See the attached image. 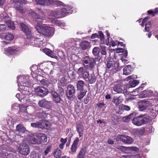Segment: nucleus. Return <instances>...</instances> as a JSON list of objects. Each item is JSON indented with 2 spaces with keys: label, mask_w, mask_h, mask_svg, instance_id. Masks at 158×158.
Returning a JSON list of instances; mask_svg holds the SVG:
<instances>
[{
  "label": "nucleus",
  "mask_w": 158,
  "mask_h": 158,
  "mask_svg": "<svg viewBox=\"0 0 158 158\" xmlns=\"http://www.w3.org/2000/svg\"><path fill=\"white\" fill-rule=\"evenodd\" d=\"M18 90L20 93H18L16 97L21 102L24 100L26 97L27 98L32 94L30 92L28 87L31 85L29 82V76L27 75H20L17 77Z\"/></svg>",
  "instance_id": "nucleus-1"
},
{
  "label": "nucleus",
  "mask_w": 158,
  "mask_h": 158,
  "mask_svg": "<svg viewBox=\"0 0 158 158\" xmlns=\"http://www.w3.org/2000/svg\"><path fill=\"white\" fill-rule=\"evenodd\" d=\"M157 101L156 99L150 101H143L139 103V108L140 111H143L146 108L150 112V115L152 118H154L158 114V105H155L154 103Z\"/></svg>",
  "instance_id": "nucleus-2"
},
{
  "label": "nucleus",
  "mask_w": 158,
  "mask_h": 158,
  "mask_svg": "<svg viewBox=\"0 0 158 158\" xmlns=\"http://www.w3.org/2000/svg\"><path fill=\"white\" fill-rule=\"evenodd\" d=\"M35 28L38 32L48 37L52 36L55 31L54 27L46 24H41L40 23H37Z\"/></svg>",
  "instance_id": "nucleus-3"
},
{
  "label": "nucleus",
  "mask_w": 158,
  "mask_h": 158,
  "mask_svg": "<svg viewBox=\"0 0 158 158\" xmlns=\"http://www.w3.org/2000/svg\"><path fill=\"white\" fill-rule=\"evenodd\" d=\"M70 10V7L67 6L66 8L62 9H58L50 10L48 13V19L51 17L60 18L65 16L69 13H70L69 12Z\"/></svg>",
  "instance_id": "nucleus-4"
},
{
  "label": "nucleus",
  "mask_w": 158,
  "mask_h": 158,
  "mask_svg": "<svg viewBox=\"0 0 158 158\" xmlns=\"http://www.w3.org/2000/svg\"><path fill=\"white\" fill-rule=\"evenodd\" d=\"M0 143H3L2 145L0 147V149H2L9 151H12V149L9 147V145L11 143L10 138L7 137L5 134H4L2 136H0Z\"/></svg>",
  "instance_id": "nucleus-5"
},
{
  "label": "nucleus",
  "mask_w": 158,
  "mask_h": 158,
  "mask_svg": "<svg viewBox=\"0 0 158 158\" xmlns=\"http://www.w3.org/2000/svg\"><path fill=\"white\" fill-rule=\"evenodd\" d=\"M148 121V119L147 116L143 115L134 118L132 122L134 124L139 126L146 124Z\"/></svg>",
  "instance_id": "nucleus-6"
},
{
  "label": "nucleus",
  "mask_w": 158,
  "mask_h": 158,
  "mask_svg": "<svg viewBox=\"0 0 158 158\" xmlns=\"http://www.w3.org/2000/svg\"><path fill=\"white\" fill-rule=\"evenodd\" d=\"M84 66L87 69L90 68L93 69L96 65V60L93 58L89 57L88 56H85L83 60Z\"/></svg>",
  "instance_id": "nucleus-7"
},
{
  "label": "nucleus",
  "mask_w": 158,
  "mask_h": 158,
  "mask_svg": "<svg viewBox=\"0 0 158 158\" xmlns=\"http://www.w3.org/2000/svg\"><path fill=\"white\" fill-rule=\"evenodd\" d=\"M130 87H128L127 85H124L123 88L121 84H117L114 85L113 87V90L114 93L113 92L114 94H119L123 93L124 95H127L128 94L127 89L129 88Z\"/></svg>",
  "instance_id": "nucleus-8"
},
{
  "label": "nucleus",
  "mask_w": 158,
  "mask_h": 158,
  "mask_svg": "<svg viewBox=\"0 0 158 158\" xmlns=\"http://www.w3.org/2000/svg\"><path fill=\"white\" fill-rule=\"evenodd\" d=\"M142 90V87H139L138 88L135 89L134 91H132L131 93V95L129 99L130 100H133L135 99L136 98L135 97H138L140 98H143L147 97V95L146 94V92L145 91L142 92L141 93L139 94L138 95V94L139 92V90Z\"/></svg>",
  "instance_id": "nucleus-9"
},
{
  "label": "nucleus",
  "mask_w": 158,
  "mask_h": 158,
  "mask_svg": "<svg viewBox=\"0 0 158 158\" xmlns=\"http://www.w3.org/2000/svg\"><path fill=\"white\" fill-rule=\"evenodd\" d=\"M8 16L5 12H4L0 15L2 21L6 24L8 27L12 30H14L15 29V26L13 23L10 20V18Z\"/></svg>",
  "instance_id": "nucleus-10"
},
{
  "label": "nucleus",
  "mask_w": 158,
  "mask_h": 158,
  "mask_svg": "<svg viewBox=\"0 0 158 158\" xmlns=\"http://www.w3.org/2000/svg\"><path fill=\"white\" fill-rule=\"evenodd\" d=\"M137 78V76L136 75H132L128 77L127 78L125 79V81H128L129 80L130 85H127L128 86L131 87H135L139 83V82L137 80H134V79Z\"/></svg>",
  "instance_id": "nucleus-11"
},
{
  "label": "nucleus",
  "mask_w": 158,
  "mask_h": 158,
  "mask_svg": "<svg viewBox=\"0 0 158 158\" xmlns=\"http://www.w3.org/2000/svg\"><path fill=\"white\" fill-rule=\"evenodd\" d=\"M21 28L22 30L26 34L28 39H33L34 37L32 35L30 28L24 23H20Z\"/></svg>",
  "instance_id": "nucleus-12"
},
{
  "label": "nucleus",
  "mask_w": 158,
  "mask_h": 158,
  "mask_svg": "<svg viewBox=\"0 0 158 158\" xmlns=\"http://www.w3.org/2000/svg\"><path fill=\"white\" fill-rule=\"evenodd\" d=\"M116 140L122 141L124 143L131 144L133 143L134 140L131 137L124 135H119L117 137Z\"/></svg>",
  "instance_id": "nucleus-13"
},
{
  "label": "nucleus",
  "mask_w": 158,
  "mask_h": 158,
  "mask_svg": "<svg viewBox=\"0 0 158 158\" xmlns=\"http://www.w3.org/2000/svg\"><path fill=\"white\" fill-rule=\"evenodd\" d=\"M19 108L20 112L23 114V115H24L23 118L25 119L30 120L34 119L33 116L31 114L27 113L26 106H23V105L21 104L19 106Z\"/></svg>",
  "instance_id": "nucleus-14"
},
{
  "label": "nucleus",
  "mask_w": 158,
  "mask_h": 158,
  "mask_svg": "<svg viewBox=\"0 0 158 158\" xmlns=\"http://www.w3.org/2000/svg\"><path fill=\"white\" fill-rule=\"evenodd\" d=\"M19 151L22 155H27L29 154L30 151L29 147L26 144H23L20 146Z\"/></svg>",
  "instance_id": "nucleus-15"
},
{
  "label": "nucleus",
  "mask_w": 158,
  "mask_h": 158,
  "mask_svg": "<svg viewBox=\"0 0 158 158\" xmlns=\"http://www.w3.org/2000/svg\"><path fill=\"white\" fill-rule=\"evenodd\" d=\"M35 91L38 95L42 97H44L48 94V90L43 87H39L35 89Z\"/></svg>",
  "instance_id": "nucleus-16"
},
{
  "label": "nucleus",
  "mask_w": 158,
  "mask_h": 158,
  "mask_svg": "<svg viewBox=\"0 0 158 158\" xmlns=\"http://www.w3.org/2000/svg\"><path fill=\"white\" fill-rule=\"evenodd\" d=\"M31 71V74L33 78H36L38 79V77H41V76L39 74V71L38 70V68L36 65H33L30 68Z\"/></svg>",
  "instance_id": "nucleus-17"
},
{
  "label": "nucleus",
  "mask_w": 158,
  "mask_h": 158,
  "mask_svg": "<svg viewBox=\"0 0 158 158\" xmlns=\"http://www.w3.org/2000/svg\"><path fill=\"white\" fill-rule=\"evenodd\" d=\"M75 89L74 86L69 85L67 87V95L68 98H70L74 96Z\"/></svg>",
  "instance_id": "nucleus-18"
},
{
  "label": "nucleus",
  "mask_w": 158,
  "mask_h": 158,
  "mask_svg": "<svg viewBox=\"0 0 158 158\" xmlns=\"http://www.w3.org/2000/svg\"><path fill=\"white\" fill-rule=\"evenodd\" d=\"M78 73L79 74L81 75L85 79H87L89 76V73L86 71L82 67H81L78 69Z\"/></svg>",
  "instance_id": "nucleus-19"
},
{
  "label": "nucleus",
  "mask_w": 158,
  "mask_h": 158,
  "mask_svg": "<svg viewBox=\"0 0 158 158\" xmlns=\"http://www.w3.org/2000/svg\"><path fill=\"white\" fill-rule=\"evenodd\" d=\"M38 141H40V144L42 142H45L47 140V138L45 135L44 133H39L36 136Z\"/></svg>",
  "instance_id": "nucleus-20"
},
{
  "label": "nucleus",
  "mask_w": 158,
  "mask_h": 158,
  "mask_svg": "<svg viewBox=\"0 0 158 158\" xmlns=\"http://www.w3.org/2000/svg\"><path fill=\"white\" fill-rule=\"evenodd\" d=\"M47 4L52 5L56 6H64V3L58 0H48Z\"/></svg>",
  "instance_id": "nucleus-21"
},
{
  "label": "nucleus",
  "mask_w": 158,
  "mask_h": 158,
  "mask_svg": "<svg viewBox=\"0 0 158 158\" xmlns=\"http://www.w3.org/2000/svg\"><path fill=\"white\" fill-rule=\"evenodd\" d=\"M17 51L18 50L14 47H9L5 49L4 53L8 55H10L15 54Z\"/></svg>",
  "instance_id": "nucleus-22"
},
{
  "label": "nucleus",
  "mask_w": 158,
  "mask_h": 158,
  "mask_svg": "<svg viewBox=\"0 0 158 158\" xmlns=\"http://www.w3.org/2000/svg\"><path fill=\"white\" fill-rule=\"evenodd\" d=\"M51 103L44 99L42 100L39 101V105L40 107L48 108L50 107Z\"/></svg>",
  "instance_id": "nucleus-23"
},
{
  "label": "nucleus",
  "mask_w": 158,
  "mask_h": 158,
  "mask_svg": "<svg viewBox=\"0 0 158 158\" xmlns=\"http://www.w3.org/2000/svg\"><path fill=\"white\" fill-rule=\"evenodd\" d=\"M42 51L46 55L51 57L55 58L56 57L55 54L49 49L45 48L42 49Z\"/></svg>",
  "instance_id": "nucleus-24"
},
{
  "label": "nucleus",
  "mask_w": 158,
  "mask_h": 158,
  "mask_svg": "<svg viewBox=\"0 0 158 158\" xmlns=\"http://www.w3.org/2000/svg\"><path fill=\"white\" fill-rule=\"evenodd\" d=\"M52 94L53 101L56 103H60L61 99L59 95L57 93L54 91L52 92Z\"/></svg>",
  "instance_id": "nucleus-25"
},
{
  "label": "nucleus",
  "mask_w": 158,
  "mask_h": 158,
  "mask_svg": "<svg viewBox=\"0 0 158 158\" xmlns=\"http://www.w3.org/2000/svg\"><path fill=\"white\" fill-rule=\"evenodd\" d=\"M40 12L39 13V17H38L37 16V17L36 22L37 23H40V22H45V15L43 14L40 10Z\"/></svg>",
  "instance_id": "nucleus-26"
},
{
  "label": "nucleus",
  "mask_w": 158,
  "mask_h": 158,
  "mask_svg": "<svg viewBox=\"0 0 158 158\" xmlns=\"http://www.w3.org/2000/svg\"><path fill=\"white\" fill-rule=\"evenodd\" d=\"M79 141V139L78 137H76L74 140L73 143L71 148V151L73 152H75L77 149L78 143Z\"/></svg>",
  "instance_id": "nucleus-27"
},
{
  "label": "nucleus",
  "mask_w": 158,
  "mask_h": 158,
  "mask_svg": "<svg viewBox=\"0 0 158 158\" xmlns=\"http://www.w3.org/2000/svg\"><path fill=\"white\" fill-rule=\"evenodd\" d=\"M138 150V148L135 147H126L125 153H134V152L137 151Z\"/></svg>",
  "instance_id": "nucleus-28"
},
{
  "label": "nucleus",
  "mask_w": 158,
  "mask_h": 158,
  "mask_svg": "<svg viewBox=\"0 0 158 158\" xmlns=\"http://www.w3.org/2000/svg\"><path fill=\"white\" fill-rule=\"evenodd\" d=\"M132 71V68L130 65H128L123 69V74L126 75L130 74Z\"/></svg>",
  "instance_id": "nucleus-29"
},
{
  "label": "nucleus",
  "mask_w": 158,
  "mask_h": 158,
  "mask_svg": "<svg viewBox=\"0 0 158 158\" xmlns=\"http://www.w3.org/2000/svg\"><path fill=\"white\" fill-rule=\"evenodd\" d=\"M15 156L12 153H8L4 152H2V155H1V158H15Z\"/></svg>",
  "instance_id": "nucleus-30"
},
{
  "label": "nucleus",
  "mask_w": 158,
  "mask_h": 158,
  "mask_svg": "<svg viewBox=\"0 0 158 158\" xmlns=\"http://www.w3.org/2000/svg\"><path fill=\"white\" fill-rule=\"evenodd\" d=\"M81 46L83 50H85L89 48L90 45L89 42L86 40H85L81 43Z\"/></svg>",
  "instance_id": "nucleus-31"
},
{
  "label": "nucleus",
  "mask_w": 158,
  "mask_h": 158,
  "mask_svg": "<svg viewBox=\"0 0 158 158\" xmlns=\"http://www.w3.org/2000/svg\"><path fill=\"white\" fill-rule=\"evenodd\" d=\"M28 142L31 144H40V141H38V138L34 137L32 136L30 137L28 139Z\"/></svg>",
  "instance_id": "nucleus-32"
},
{
  "label": "nucleus",
  "mask_w": 158,
  "mask_h": 158,
  "mask_svg": "<svg viewBox=\"0 0 158 158\" xmlns=\"http://www.w3.org/2000/svg\"><path fill=\"white\" fill-rule=\"evenodd\" d=\"M16 131L19 133H23L25 132L26 129L23 125L19 124L16 127Z\"/></svg>",
  "instance_id": "nucleus-33"
},
{
  "label": "nucleus",
  "mask_w": 158,
  "mask_h": 158,
  "mask_svg": "<svg viewBox=\"0 0 158 158\" xmlns=\"http://www.w3.org/2000/svg\"><path fill=\"white\" fill-rule=\"evenodd\" d=\"M123 100L120 97H114L112 100V102L116 105L119 104Z\"/></svg>",
  "instance_id": "nucleus-34"
},
{
  "label": "nucleus",
  "mask_w": 158,
  "mask_h": 158,
  "mask_svg": "<svg viewBox=\"0 0 158 158\" xmlns=\"http://www.w3.org/2000/svg\"><path fill=\"white\" fill-rule=\"evenodd\" d=\"M39 125L42 127H40V128H44L48 127L49 126L48 122L44 120H40L39 121Z\"/></svg>",
  "instance_id": "nucleus-35"
},
{
  "label": "nucleus",
  "mask_w": 158,
  "mask_h": 158,
  "mask_svg": "<svg viewBox=\"0 0 158 158\" xmlns=\"http://www.w3.org/2000/svg\"><path fill=\"white\" fill-rule=\"evenodd\" d=\"M0 38L2 39H5L6 40H13L14 38V36L11 34H8L5 35H0Z\"/></svg>",
  "instance_id": "nucleus-36"
},
{
  "label": "nucleus",
  "mask_w": 158,
  "mask_h": 158,
  "mask_svg": "<svg viewBox=\"0 0 158 158\" xmlns=\"http://www.w3.org/2000/svg\"><path fill=\"white\" fill-rule=\"evenodd\" d=\"M85 149L84 148H81L77 156V158H85Z\"/></svg>",
  "instance_id": "nucleus-37"
},
{
  "label": "nucleus",
  "mask_w": 158,
  "mask_h": 158,
  "mask_svg": "<svg viewBox=\"0 0 158 158\" xmlns=\"http://www.w3.org/2000/svg\"><path fill=\"white\" fill-rule=\"evenodd\" d=\"M48 19H49L52 23L58 26H59L60 24L61 21L57 20L55 18L49 17Z\"/></svg>",
  "instance_id": "nucleus-38"
},
{
  "label": "nucleus",
  "mask_w": 158,
  "mask_h": 158,
  "mask_svg": "<svg viewBox=\"0 0 158 158\" xmlns=\"http://www.w3.org/2000/svg\"><path fill=\"white\" fill-rule=\"evenodd\" d=\"M84 84L85 83L83 81L80 80L78 81L77 83V89L80 90H82Z\"/></svg>",
  "instance_id": "nucleus-39"
},
{
  "label": "nucleus",
  "mask_w": 158,
  "mask_h": 158,
  "mask_svg": "<svg viewBox=\"0 0 158 158\" xmlns=\"http://www.w3.org/2000/svg\"><path fill=\"white\" fill-rule=\"evenodd\" d=\"M116 52L118 53L122 52L123 54V55H124L125 58L127 56V51L123 48H118L117 49Z\"/></svg>",
  "instance_id": "nucleus-40"
},
{
  "label": "nucleus",
  "mask_w": 158,
  "mask_h": 158,
  "mask_svg": "<svg viewBox=\"0 0 158 158\" xmlns=\"http://www.w3.org/2000/svg\"><path fill=\"white\" fill-rule=\"evenodd\" d=\"M87 79H88L89 82L91 84L94 83L96 81V78L93 73L91 74L90 77H89V78Z\"/></svg>",
  "instance_id": "nucleus-41"
},
{
  "label": "nucleus",
  "mask_w": 158,
  "mask_h": 158,
  "mask_svg": "<svg viewBox=\"0 0 158 158\" xmlns=\"http://www.w3.org/2000/svg\"><path fill=\"white\" fill-rule=\"evenodd\" d=\"M135 116L134 113H132L127 116H125L123 118V121L124 122H127L129 121L131 118Z\"/></svg>",
  "instance_id": "nucleus-42"
},
{
  "label": "nucleus",
  "mask_w": 158,
  "mask_h": 158,
  "mask_svg": "<svg viewBox=\"0 0 158 158\" xmlns=\"http://www.w3.org/2000/svg\"><path fill=\"white\" fill-rule=\"evenodd\" d=\"M37 4L40 5H48L49 4H47V1L48 0H35Z\"/></svg>",
  "instance_id": "nucleus-43"
},
{
  "label": "nucleus",
  "mask_w": 158,
  "mask_h": 158,
  "mask_svg": "<svg viewBox=\"0 0 158 158\" xmlns=\"http://www.w3.org/2000/svg\"><path fill=\"white\" fill-rule=\"evenodd\" d=\"M101 42L100 43V46L102 48V50L101 51V53L103 55H105L106 53V48L104 46H102L101 45V44L102 43L103 44L104 42V40H101Z\"/></svg>",
  "instance_id": "nucleus-44"
},
{
  "label": "nucleus",
  "mask_w": 158,
  "mask_h": 158,
  "mask_svg": "<svg viewBox=\"0 0 158 158\" xmlns=\"http://www.w3.org/2000/svg\"><path fill=\"white\" fill-rule=\"evenodd\" d=\"M119 108L120 110L126 111H129L130 110V108L129 106L123 104L119 106Z\"/></svg>",
  "instance_id": "nucleus-45"
},
{
  "label": "nucleus",
  "mask_w": 158,
  "mask_h": 158,
  "mask_svg": "<svg viewBox=\"0 0 158 158\" xmlns=\"http://www.w3.org/2000/svg\"><path fill=\"white\" fill-rule=\"evenodd\" d=\"M151 27V23L150 21H148L145 24V30L146 31H149Z\"/></svg>",
  "instance_id": "nucleus-46"
},
{
  "label": "nucleus",
  "mask_w": 158,
  "mask_h": 158,
  "mask_svg": "<svg viewBox=\"0 0 158 158\" xmlns=\"http://www.w3.org/2000/svg\"><path fill=\"white\" fill-rule=\"evenodd\" d=\"M37 117H39L40 118H45L47 116V113L44 111H42L41 112H39L36 115Z\"/></svg>",
  "instance_id": "nucleus-47"
},
{
  "label": "nucleus",
  "mask_w": 158,
  "mask_h": 158,
  "mask_svg": "<svg viewBox=\"0 0 158 158\" xmlns=\"http://www.w3.org/2000/svg\"><path fill=\"white\" fill-rule=\"evenodd\" d=\"M61 154V152L59 149H57L54 154V156L56 158H60Z\"/></svg>",
  "instance_id": "nucleus-48"
},
{
  "label": "nucleus",
  "mask_w": 158,
  "mask_h": 158,
  "mask_svg": "<svg viewBox=\"0 0 158 158\" xmlns=\"http://www.w3.org/2000/svg\"><path fill=\"white\" fill-rule=\"evenodd\" d=\"M114 63V61H110V60L108 61L107 64V68L108 69L112 68V69H113Z\"/></svg>",
  "instance_id": "nucleus-49"
},
{
  "label": "nucleus",
  "mask_w": 158,
  "mask_h": 158,
  "mask_svg": "<svg viewBox=\"0 0 158 158\" xmlns=\"http://www.w3.org/2000/svg\"><path fill=\"white\" fill-rule=\"evenodd\" d=\"M147 12L148 14L152 15L154 16L155 14L158 13V8H156L154 11L152 10H148Z\"/></svg>",
  "instance_id": "nucleus-50"
},
{
  "label": "nucleus",
  "mask_w": 158,
  "mask_h": 158,
  "mask_svg": "<svg viewBox=\"0 0 158 158\" xmlns=\"http://www.w3.org/2000/svg\"><path fill=\"white\" fill-rule=\"evenodd\" d=\"M31 157L32 158H40V155L35 152H34L31 154Z\"/></svg>",
  "instance_id": "nucleus-51"
},
{
  "label": "nucleus",
  "mask_w": 158,
  "mask_h": 158,
  "mask_svg": "<svg viewBox=\"0 0 158 158\" xmlns=\"http://www.w3.org/2000/svg\"><path fill=\"white\" fill-rule=\"evenodd\" d=\"M81 90V91L80 94L77 96L78 99L79 100L82 99L86 94V92L85 91Z\"/></svg>",
  "instance_id": "nucleus-52"
},
{
  "label": "nucleus",
  "mask_w": 158,
  "mask_h": 158,
  "mask_svg": "<svg viewBox=\"0 0 158 158\" xmlns=\"http://www.w3.org/2000/svg\"><path fill=\"white\" fill-rule=\"evenodd\" d=\"M113 69H114L117 71H118L120 70V67L119 66V64L118 62H116L115 63L114 62Z\"/></svg>",
  "instance_id": "nucleus-53"
},
{
  "label": "nucleus",
  "mask_w": 158,
  "mask_h": 158,
  "mask_svg": "<svg viewBox=\"0 0 158 158\" xmlns=\"http://www.w3.org/2000/svg\"><path fill=\"white\" fill-rule=\"evenodd\" d=\"M39 78V77H38ZM38 81H40V82L43 85H44L46 86H48L49 85L50 83L48 81H46L45 80L43 79L41 80H40L39 79V78H38V79L37 80Z\"/></svg>",
  "instance_id": "nucleus-54"
},
{
  "label": "nucleus",
  "mask_w": 158,
  "mask_h": 158,
  "mask_svg": "<svg viewBox=\"0 0 158 158\" xmlns=\"http://www.w3.org/2000/svg\"><path fill=\"white\" fill-rule=\"evenodd\" d=\"M99 52V49L98 47H94L93 50V53L95 56L97 55Z\"/></svg>",
  "instance_id": "nucleus-55"
},
{
  "label": "nucleus",
  "mask_w": 158,
  "mask_h": 158,
  "mask_svg": "<svg viewBox=\"0 0 158 158\" xmlns=\"http://www.w3.org/2000/svg\"><path fill=\"white\" fill-rule=\"evenodd\" d=\"M84 127L81 124H78L76 126V129L77 131H84Z\"/></svg>",
  "instance_id": "nucleus-56"
},
{
  "label": "nucleus",
  "mask_w": 158,
  "mask_h": 158,
  "mask_svg": "<svg viewBox=\"0 0 158 158\" xmlns=\"http://www.w3.org/2000/svg\"><path fill=\"white\" fill-rule=\"evenodd\" d=\"M16 8L17 10L19 11L21 13H24L25 12V10L21 5L19 6H17Z\"/></svg>",
  "instance_id": "nucleus-57"
},
{
  "label": "nucleus",
  "mask_w": 158,
  "mask_h": 158,
  "mask_svg": "<svg viewBox=\"0 0 158 158\" xmlns=\"http://www.w3.org/2000/svg\"><path fill=\"white\" fill-rule=\"evenodd\" d=\"M31 126L33 127H38L39 128L42 127L41 126L39 125V121L36 123H31Z\"/></svg>",
  "instance_id": "nucleus-58"
},
{
  "label": "nucleus",
  "mask_w": 158,
  "mask_h": 158,
  "mask_svg": "<svg viewBox=\"0 0 158 158\" xmlns=\"http://www.w3.org/2000/svg\"><path fill=\"white\" fill-rule=\"evenodd\" d=\"M60 82L62 86H64L67 84V81L64 78H62L60 80Z\"/></svg>",
  "instance_id": "nucleus-59"
},
{
  "label": "nucleus",
  "mask_w": 158,
  "mask_h": 158,
  "mask_svg": "<svg viewBox=\"0 0 158 158\" xmlns=\"http://www.w3.org/2000/svg\"><path fill=\"white\" fill-rule=\"evenodd\" d=\"M98 33L99 34V38L101 40H102L104 39V35L102 32L101 31H98Z\"/></svg>",
  "instance_id": "nucleus-60"
},
{
  "label": "nucleus",
  "mask_w": 158,
  "mask_h": 158,
  "mask_svg": "<svg viewBox=\"0 0 158 158\" xmlns=\"http://www.w3.org/2000/svg\"><path fill=\"white\" fill-rule=\"evenodd\" d=\"M6 30V26L4 24H0V31L3 32Z\"/></svg>",
  "instance_id": "nucleus-61"
},
{
  "label": "nucleus",
  "mask_w": 158,
  "mask_h": 158,
  "mask_svg": "<svg viewBox=\"0 0 158 158\" xmlns=\"http://www.w3.org/2000/svg\"><path fill=\"white\" fill-rule=\"evenodd\" d=\"M117 148L118 150H121L122 152L125 153L126 147L123 146H118L117 147Z\"/></svg>",
  "instance_id": "nucleus-62"
},
{
  "label": "nucleus",
  "mask_w": 158,
  "mask_h": 158,
  "mask_svg": "<svg viewBox=\"0 0 158 158\" xmlns=\"http://www.w3.org/2000/svg\"><path fill=\"white\" fill-rule=\"evenodd\" d=\"M148 18V17H146L143 20L141 24L142 26L143 27L144 24H145L147 23Z\"/></svg>",
  "instance_id": "nucleus-63"
},
{
  "label": "nucleus",
  "mask_w": 158,
  "mask_h": 158,
  "mask_svg": "<svg viewBox=\"0 0 158 158\" xmlns=\"http://www.w3.org/2000/svg\"><path fill=\"white\" fill-rule=\"evenodd\" d=\"M118 42L116 40H113L110 42V45L113 47H114L115 46L118 45Z\"/></svg>",
  "instance_id": "nucleus-64"
}]
</instances>
